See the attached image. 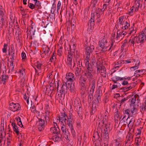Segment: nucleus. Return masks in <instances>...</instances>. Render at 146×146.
I'll return each instance as SVG.
<instances>
[{"label": "nucleus", "instance_id": "1", "mask_svg": "<svg viewBox=\"0 0 146 146\" xmlns=\"http://www.w3.org/2000/svg\"><path fill=\"white\" fill-rule=\"evenodd\" d=\"M119 33V31L117 32V35L116 36L115 32L111 34V43L110 47L108 49L109 51H111L116 46V43L118 42L121 40V39L119 37V35H118Z\"/></svg>", "mask_w": 146, "mask_h": 146}, {"label": "nucleus", "instance_id": "2", "mask_svg": "<svg viewBox=\"0 0 146 146\" xmlns=\"http://www.w3.org/2000/svg\"><path fill=\"white\" fill-rule=\"evenodd\" d=\"M103 131V128H98V131L94 133L93 137L96 141L95 146H101L100 141L102 140V139H100V136L102 135Z\"/></svg>", "mask_w": 146, "mask_h": 146}, {"label": "nucleus", "instance_id": "3", "mask_svg": "<svg viewBox=\"0 0 146 146\" xmlns=\"http://www.w3.org/2000/svg\"><path fill=\"white\" fill-rule=\"evenodd\" d=\"M108 41L107 38L104 36L102 39L99 42V45L100 47V50L102 52H105L107 50L108 45H107Z\"/></svg>", "mask_w": 146, "mask_h": 146}, {"label": "nucleus", "instance_id": "4", "mask_svg": "<svg viewBox=\"0 0 146 146\" xmlns=\"http://www.w3.org/2000/svg\"><path fill=\"white\" fill-rule=\"evenodd\" d=\"M69 83L68 82L66 81V82H63L62 86L61 87L60 90L59 89V84L58 83L57 86V91L59 90L61 95L65 93H67L68 92V89H69Z\"/></svg>", "mask_w": 146, "mask_h": 146}, {"label": "nucleus", "instance_id": "5", "mask_svg": "<svg viewBox=\"0 0 146 146\" xmlns=\"http://www.w3.org/2000/svg\"><path fill=\"white\" fill-rule=\"evenodd\" d=\"M74 109L76 110L78 114L80 116H82V108H81V104L80 99L78 98H76L74 100Z\"/></svg>", "mask_w": 146, "mask_h": 146}, {"label": "nucleus", "instance_id": "6", "mask_svg": "<svg viewBox=\"0 0 146 146\" xmlns=\"http://www.w3.org/2000/svg\"><path fill=\"white\" fill-rule=\"evenodd\" d=\"M105 125V128L104 129V132L106 133H109L111 130L110 127V122H108L107 119H103L98 123V126H102V125Z\"/></svg>", "mask_w": 146, "mask_h": 146}, {"label": "nucleus", "instance_id": "7", "mask_svg": "<svg viewBox=\"0 0 146 146\" xmlns=\"http://www.w3.org/2000/svg\"><path fill=\"white\" fill-rule=\"evenodd\" d=\"M86 69L84 71V75L89 80H91L93 77V74L94 73V70L91 65H89Z\"/></svg>", "mask_w": 146, "mask_h": 146}, {"label": "nucleus", "instance_id": "8", "mask_svg": "<svg viewBox=\"0 0 146 146\" xmlns=\"http://www.w3.org/2000/svg\"><path fill=\"white\" fill-rule=\"evenodd\" d=\"M59 119H71L73 118V116L72 113L71 111H69L68 112H65L63 110V112H61L59 115Z\"/></svg>", "mask_w": 146, "mask_h": 146}, {"label": "nucleus", "instance_id": "9", "mask_svg": "<svg viewBox=\"0 0 146 146\" xmlns=\"http://www.w3.org/2000/svg\"><path fill=\"white\" fill-rule=\"evenodd\" d=\"M97 72L101 73L102 75L105 77L106 72V69L105 67L100 63L99 65H97Z\"/></svg>", "mask_w": 146, "mask_h": 146}, {"label": "nucleus", "instance_id": "10", "mask_svg": "<svg viewBox=\"0 0 146 146\" xmlns=\"http://www.w3.org/2000/svg\"><path fill=\"white\" fill-rule=\"evenodd\" d=\"M10 109L13 111H16L20 110L21 106L18 103H14L13 102L10 103L9 104Z\"/></svg>", "mask_w": 146, "mask_h": 146}, {"label": "nucleus", "instance_id": "11", "mask_svg": "<svg viewBox=\"0 0 146 146\" xmlns=\"http://www.w3.org/2000/svg\"><path fill=\"white\" fill-rule=\"evenodd\" d=\"M36 124L38 129L39 131H40L44 129L45 121L44 119H38Z\"/></svg>", "mask_w": 146, "mask_h": 146}, {"label": "nucleus", "instance_id": "12", "mask_svg": "<svg viewBox=\"0 0 146 146\" xmlns=\"http://www.w3.org/2000/svg\"><path fill=\"white\" fill-rule=\"evenodd\" d=\"M138 98L139 96L137 95H135L133 98H131L130 104L131 107V106H135L136 105L138 106L137 103L139 102Z\"/></svg>", "mask_w": 146, "mask_h": 146}, {"label": "nucleus", "instance_id": "13", "mask_svg": "<svg viewBox=\"0 0 146 146\" xmlns=\"http://www.w3.org/2000/svg\"><path fill=\"white\" fill-rule=\"evenodd\" d=\"M66 78L67 80V81H69L71 82H74L76 79L74 74L71 72H68L66 74Z\"/></svg>", "mask_w": 146, "mask_h": 146}, {"label": "nucleus", "instance_id": "14", "mask_svg": "<svg viewBox=\"0 0 146 146\" xmlns=\"http://www.w3.org/2000/svg\"><path fill=\"white\" fill-rule=\"evenodd\" d=\"M42 46L43 52L42 53V54H44L46 55L47 54V56H48L51 52L50 47H48V45H43Z\"/></svg>", "mask_w": 146, "mask_h": 146}, {"label": "nucleus", "instance_id": "15", "mask_svg": "<svg viewBox=\"0 0 146 146\" xmlns=\"http://www.w3.org/2000/svg\"><path fill=\"white\" fill-rule=\"evenodd\" d=\"M138 38L139 40L140 45L141 46H142L146 40L145 35L144 33H141L139 35Z\"/></svg>", "mask_w": 146, "mask_h": 146}, {"label": "nucleus", "instance_id": "16", "mask_svg": "<svg viewBox=\"0 0 146 146\" xmlns=\"http://www.w3.org/2000/svg\"><path fill=\"white\" fill-rule=\"evenodd\" d=\"M94 49V47L93 45H90V46L86 47L85 48L86 55L90 56V54L93 51Z\"/></svg>", "mask_w": 146, "mask_h": 146}, {"label": "nucleus", "instance_id": "17", "mask_svg": "<svg viewBox=\"0 0 146 146\" xmlns=\"http://www.w3.org/2000/svg\"><path fill=\"white\" fill-rule=\"evenodd\" d=\"M63 126H62L61 127L62 133L64 135V136L65 138L66 139H68L69 135V133L68 129L66 128L65 126L64 125Z\"/></svg>", "mask_w": 146, "mask_h": 146}, {"label": "nucleus", "instance_id": "18", "mask_svg": "<svg viewBox=\"0 0 146 146\" xmlns=\"http://www.w3.org/2000/svg\"><path fill=\"white\" fill-rule=\"evenodd\" d=\"M131 110L129 109H127L123 112V117L122 119L127 118L129 119L130 117H132L131 114Z\"/></svg>", "mask_w": 146, "mask_h": 146}, {"label": "nucleus", "instance_id": "19", "mask_svg": "<svg viewBox=\"0 0 146 146\" xmlns=\"http://www.w3.org/2000/svg\"><path fill=\"white\" fill-rule=\"evenodd\" d=\"M55 124L54 125V126L51 128L50 131L53 133H55L56 134H58L60 132V130L57 126V124L54 122H53Z\"/></svg>", "mask_w": 146, "mask_h": 146}, {"label": "nucleus", "instance_id": "20", "mask_svg": "<svg viewBox=\"0 0 146 146\" xmlns=\"http://www.w3.org/2000/svg\"><path fill=\"white\" fill-rule=\"evenodd\" d=\"M86 78H84L82 76L80 77L79 79V83L80 84V86L86 87V82L87 80Z\"/></svg>", "mask_w": 146, "mask_h": 146}, {"label": "nucleus", "instance_id": "21", "mask_svg": "<svg viewBox=\"0 0 146 146\" xmlns=\"http://www.w3.org/2000/svg\"><path fill=\"white\" fill-rule=\"evenodd\" d=\"M146 70L145 69H142L136 70L134 74V76L136 77H139L141 74H143L146 73Z\"/></svg>", "mask_w": 146, "mask_h": 146}, {"label": "nucleus", "instance_id": "22", "mask_svg": "<svg viewBox=\"0 0 146 146\" xmlns=\"http://www.w3.org/2000/svg\"><path fill=\"white\" fill-rule=\"evenodd\" d=\"M69 89H68L71 93H74L75 92L76 89L75 88L74 85V84H72V83L70 84L69 83Z\"/></svg>", "mask_w": 146, "mask_h": 146}, {"label": "nucleus", "instance_id": "23", "mask_svg": "<svg viewBox=\"0 0 146 146\" xmlns=\"http://www.w3.org/2000/svg\"><path fill=\"white\" fill-rule=\"evenodd\" d=\"M70 52H74L76 48V44L73 42H70Z\"/></svg>", "mask_w": 146, "mask_h": 146}, {"label": "nucleus", "instance_id": "24", "mask_svg": "<svg viewBox=\"0 0 146 146\" xmlns=\"http://www.w3.org/2000/svg\"><path fill=\"white\" fill-rule=\"evenodd\" d=\"M103 141H108L109 140V133L103 132V135L102 137Z\"/></svg>", "mask_w": 146, "mask_h": 146}, {"label": "nucleus", "instance_id": "25", "mask_svg": "<svg viewBox=\"0 0 146 146\" xmlns=\"http://www.w3.org/2000/svg\"><path fill=\"white\" fill-rule=\"evenodd\" d=\"M4 12H0V20L2 21V23L5 22L6 21V17L4 14Z\"/></svg>", "mask_w": 146, "mask_h": 146}, {"label": "nucleus", "instance_id": "26", "mask_svg": "<svg viewBox=\"0 0 146 146\" xmlns=\"http://www.w3.org/2000/svg\"><path fill=\"white\" fill-rule=\"evenodd\" d=\"M129 121V123L128 125V127H129V126L130 125V126H131V127L129 128V130L128 132H130L131 134H132V133H133L134 131V129H133L132 128L133 122H132V121H131V120H130Z\"/></svg>", "mask_w": 146, "mask_h": 146}, {"label": "nucleus", "instance_id": "27", "mask_svg": "<svg viewBox=\"0 0 146 146\" xmlns=\"http://www.w3.org/2000/svg\"><path fill=\"white\" fill-rule=\"evenodd\" d=\"M141 1L140 0H135V2L134 6L135 7V11H137L139 9V7H140L141 4Z\"/></svg>", "mask_w": 146, "mask_h": 146}, {"label": "nucleus", "instance_id": "28", "mask_svg": "<svg viewBox=\"0 0 146 146\" xmlns=\"http://www.w3.org/2000/svg\"><path fill=\"white\" fill-rule=\"evenodd\" d=\"M122 26L121 27V29L123 30H126L128 28V27L129 26V23H128L127 21H125L124 22V24L123 25H121Z\"/></svg>", "mask_w": 146, "mask_h": 146}, {"label": "nucleus", "instance_id": "29", "mask_svg": "<svg viewBox=\"0 0 146 146\" xmlns=\"http://www.w3.org/2000/svg\"><path fill=\"white\" fill-rule=\"evenodd\" d=\"M133 135L130 132H128L126 137V139L125 141H133Z\"/></svg>", "mask_w": 146, "mask_h": 146}, {"label": "nucleus", "instance_id": "30", "mask_svg": "<svg viewBox=\"0 0 146 146\" xmlns=\"http://www.w3.org/2000/svg\"><path fill=\"white\" fill-rule=\"evenodd\" d=\"M126 18V17L124 15H122L119 17V23L120 25H123L124 24V22L125 21V20H123Z\"/></svg>", "mask_w": 146, "mask_h": 146}, {"label": "nucleus", "instance_id": "31", "mask_svg": "<svg viewBox=\"0 0 146 146\" xmlns=\"http://www.w3.org/2000/svg\"><path fill=\"white\" fill-rule=\"evenodd\" d=\"M140 111L142 113H143L144 111H146V104H141L140 107Z\"/></svg>", "mask_w": 146, "mask_h": 146}, {"label": "nucleus", "instance_id": "32", "mask_svg": "<svg viewBox=\"0 0 146 146\" xmlns=\"http://www.w3.org/2000/svg\"><path fill=\"white\" fill-rule=\"evenodd\" d=\"M94 91H90V92L89 93L88 96V102L90 103H91V101L93 99V94L94 93Z\"/></svg>", "mask_w": 146, "mask_h": 146}, {"label": "nucleus", "instance_id": "33", "mask_svg": "<svg viewBox=\"0 0 146 146\" xmlns=\"http://www.w3.org/2000/svg\"><path fill=\"white\" fill-rule=\"evenodd\" d=\"M53 140L55 142H58L61 140L60 136H59L58 134L55 135L53 136L52 137Z\"/></svg>", "mask_w": 146, "mask_h": 146}, {"label": "nucleus", "instance_id": "34", "mask_svg": "<svg viewBox=\"0 0 146 146\" xmlns=\"http://www.w3.org/2000/svg\"><path fill=\"white\" fill-rule=\"evenodd\" d=\"M86 87L80 86V92L82 96L84 95L85 93Z\"/></svg>", "mask_w": 146, "mask_h": 146}, {"label": "nucleus", "instance_id": "35", "mask_svg": "<svg viewBox=\"0 0 146 146\" xmlns=\"http://www.w3.org/2000/svg\"><path fill=\"white\" fill-rule=\"evenodd\" d=\"M91 87H90V91H94L95 88V85L96 84V80L94 79L91 82Z\"/></svg>", "mask_w": 146, "mask_h": 146}, {"label": "nucleus", "instance_id": "36", "mask_svg": "<svg viewBox=\"0 0 146 146\" xmlns=\"http://www.w3.org/2000/svg\"><path fill=\"white\" fill-rule=\"evenodd\" d=\"M1 81L5 84L6 81L8 79V76L7 75H2Z\"/></svg>", "mask_w": 146, "mask_h": 146}, {"label": "nucleus", "instance_id": "37", "mask_svg": "<svg viewBox=\"0 0 146 146\" xmlns=\"http://www.w3.org/2000/svg\"><path fill=\"white\" fill-rule=\"evenodd\" d=\"M81 67H77L76 69L75 74L76 76H78L81 74Z\"/></svg>", "mask_w": 146, "mask_h": 146}, {"label": "nucleus", "instance_id": "38", "mask_svg": "<svg viewBox=\"0 0 146 146\" xmlns=\"http://www.w3.org/2000/svg\"><path fill=\"white\" fill-rule=\"evenodd\" d=\"M101 87L99 86L97 91L96 92V95L101 97L102 95V91L101 89Z\"/></svg>", "mask_w": 146, "mask_h": 146}, {"label": "nucleus", "instance_id": "39", "mask_svg": "<svg viewBox=\"0 0 146 146\" xmlns=\"http://www.w3.org/2000/svg\"><path fill=\"white\" fill-rule=\"evenodd\" d=\"M70 52L68 51L67 56V62L72 61V54Z\"/></svg>", "mask_w": 146, "mask_h": 146}, {"label": "nucleus", "instance_id": "40", "mask_svg": "<svg viewBox=\"0 0 146 146\" xmlns=\"http://www.w3.org/2000/svg\"><path fill=\"white\" fill-rule=\"evenodd\" d=\"M121 142L118 139H116L114 140L113 143L115 146H121Z\"/></svg>", "mask_w": 146, "mask_h": 146}, {"label": "nucleus", "instance_id": "41", "mask_svg": "<svg viewBox=\"0 0 146 146\" xmlns=\"http://www.w3.org/2000/svg\"><path fill=\"white\" fill-rule=\"evenodd\" d=\"M42 64L39 61H37L35 62L34 64V66L40 70L41 69V66L42 65Z\"/></svg>", "mask_w": 146, "mask_h": 146}, {"label": "nucleus", "instance_id": "42", "mask_svg": "<svg viewBox=\"0 0 146 146\" xmlns=\"http://www.w3.org/2000/svg\"><path fill=\"white\" fill-rule=\"evenodd\" d=\"M67 64L69 66L70 69L72 70L74 67L75 65V64L74 62L72 63V61H70L69 62H67Z\"/></svg>", "mask_w": 146, "mask_h": 146}, {"label": "nucleus", "instance_id": "43", "mask_svg": "<svg viewBox=\"0 0 146 146\" xmlns=\"http://www.w3.org/2000/svg\"><path fill=\"white\" fill-rule=\"evenodd\" d=\"M103 13V11L101 9L98 8L97 9L96 12V15H97L98 17H100L101 13Z\"/></svg>", "mask_w": 146, "mask_h": 146}, {"label": "nucleus", "instance_id": "44", "mask_svg": "<svg viewBox=\"0 0 146 146\" xmlns=\"http://www.w3.org/2000/svg\"><path fill=\"white\" fill-rule=\"evenodd\" d=\"M64 120L65 121L66 120L67 121V122H68L67 124H68V126H69L70 128L73 127V121L72 120V119H64Z\"/></svg>", "mask_w": 146, "mask_h": 146}, {"label": "nucleus", "instance_id": "45", "mask_svg": "<svg viewBox=\"0 0 146 146\" xmlns=\"http://www.w3.org/2000/svg\"><path fill=\"white\" fill-rule=\"evenodd\" d=\"M118 31H119V33L118 35H119V37L120 38H121V39L124 36L127 34V33L125 31H123L121 32L119 30H118L117 32Z\"/></svg>", "mask_w": 146, "mask_h": 146}, {"label": "nucleus", "instance_id": "46", "mask_svg": "<svg viewBox=\"0 0 146 146\" xmlns=\"http://www.w3.org/2000/svg\"><path fill=\"white\" fill-rule=\"evenodd\" d=\"M132 38L134 41L135 45V46L136 45L138 46V45H136V44H137L140 43L138 37L137 36H134V37Z\"/></svg>", "mask_w": 146, "mask_h": 146}, {"label": "nucleus", "instance_id": "47", "mask_svg": "<svg viewBox=\"0 0 146 146\" xmlns=\"http://www.w3.org/2000/svg\"><path fill=\"white\" fill-rule=\"evenodd\" d=\"M108 113L107 112H105L100 117L101 119H107L109 118L108 117Z\"/></svg>", "mask_w": 146, "mask_h": 146}, {"label": "nucleus", "instance_id": "48", "mask_svg": "<svg viewBox=\"0 0 146 146\" xmlns=\"http://www.w3.org/2000/svg\"><path fill=\"white\" fill-rule=\"evenodd\" d=\"M95 97V103L97 104H98L101 101V97L96 95Z\"/></svg>", "mask_w": 146, "mask_h": 146}, {"label": "nucleus", "instance_id": "49", "mask_svg": "<svg viewBox=\"0 0 146 146\" xmlns=\"http://www.w3.org/2000/svg\"><path fill=\"white\" fill-rule=\"evenodd\" d=\"M134 27V24H133V26L131 27V28H130L129 29V34H131V33H132V35H133L134 34H135L136 33V31L134 30L133 27Z\"/></svg>", "mask_w": 146, "mask_h": 146}, {"label": "nucleus", "instance_id": "50", "mask_svg": "<svg viewBox=\"0 0 146 146\" xmlns=\"http://www.w3.org/2000/svg\"><path fill=\"white\" fill-rule=\"evenodd\" d=\"M89 25L91 27H92L94 25V20L93 19H90L89 21Z\"/></svg>", "mask_w": 146, "mask_h": 146}, {"label": "nucleus", "instance_id": "51", "mask_svg": "<svg viewBox=\"0 0 146 146\" xmlns=\"http://www.w3.org/2000/svg\"><path fill=\"white\" fill-rule=\"evenodd\" d=\"M13 131L15 132L16 133L17 135H18L19 134L20 135H21V133H19L20 132L19 131V129L18 128V127L17 126L16 127H13Z\"/></svg>", "mask_w": 146, "mask_h": 146}, {"label": "nucleus", "instance_id": "52", "mask_svg": "<svg viewBox=\"0 0 146 146\" xmlns=\"http://www.w3.org/2000/svg\"><path fill=\"white\" fill-rule=\"evenodd\" d=\"M56 58L55 55H54V52L52 55V56L50 59V61L51 62H54L56 60Z\"/></svg>", "mask_w": 146, "mask_h": 146}, {"label": "nucleus", "instance_id": "53", "mask_svg": "<svg viewBox=\"0 0 146 146\" xmlns=\"http://www.w3.org/2000/svg\"><path fill=\"white\" fill-rule=\"evenodd\" d=\"M128 85V86H129V89H131L134 88L136 85V84L135 82H133L129 84Z\"/></svg>", "mask_w": 146, "mask_h": 146}, {"label": "nucleus", "instance_id": "54", "mask_svg": "<svg viewBox=\"0 0 146 146\" xmlns=\"http://www.w3.org/2000/svg\"><path fill=\"white\" fill-rule=\"evenodd\" d=\"M7 44L6 43L4 44L3 48L2 49V51L3 53H6L7 52Z\"/></svg>", "mask_w": 146, "mask_h": 146}, {"label": "nucleus", "instance_id": "55", "mask_svg": "<svg viewBox=\"0 0 146 146\" xmlns=\"http://www.w3.org/2000/svg\"><path fill=\"white\" fill-rule=\"evenodd\" d=\"M141 139L138 137H136L135 139V143L136 145L139 146L140 143Z\"/></svg>", "mask_w": 146, "mask_h": 146}, {"label": "nucleus", "instance_id": "56", "mask_svg": "<svg viewBox=\"0 0 146 146\" xmlns=\"http://www.w3.org/2000/svg\"><path fill=\"white\" fill-rule=\"evenodd\" d=\"M133 141H125V146H131Z\"/></svg>", "mask_w": 146, "mask_h": 146}, {"label": "nucleus", "instance_id": "57", "mask_svg": "<svg viewBox=\"0 0 146 146\" xmlns=\"http://www.w3.org/2000/svg\"><path fill=\"white\" fill-rule=\"evenodd\" d=\"M114 78H115V79L116 81H119V80H123L124 79L125 80L126 79V78H124V77L121 78V77L117 76H115Z\"/></svg>", "mask_w": 146, "mask_h": 146}, {"label": "nucleus", "instance_id": "58", "mask_svg": "<svg viewBox=\"0 0 146 146\" xmlns=\"http://www.w3.org/2000/svg\"><path fill=\"white\" fill-rule=\"evenodd\" d=\"M134 7H135V6H132L130 9V11H129L128 13V14H129L131 15V16H132L133 15V9L134 8Z\"/></svg>", "mask_w": 146, "mask_h": 146}, {"label": "nucleus", "instance_id": "59", "mask_svg": "<svg viewBox=\"0 0 146 146\" xmlns=\"http://www.w3.org/2000/svg\"><path fill=\"white\" fill-rule=\"evenodd\" d=\"M121 89L124 90V92L130 90L128 85L126 86L121 88Z\"/></svg>", "mask_w": 146, "mask_h": 146}, {"label": "nucleus", "instance_id": "60", "mask_svg": "<svg viewBox=\"0 0 146 146\" xmlns=\"http://www.w3.org/2000/svg\"><path fill=\"white\" fill-rule=\"evenodd\" d=\"M48 118V119H49V118H51V117L50 116V112L49 111H48V110H46V115L45 117V118L46 119V118Z\"/></svg>", "mask_w": 146, "mask_h": 146}, {"label": "nucleus", "instance_id": "61", "mask_svg": "<svg viewBox=\"0 0 146 146\" xmlns=\"http://www.w3.org/2000/svg\"><path fill=\"white\" fill-rule=\"evenodd\" d=\"M12 140V139L7 138V146H11V143Z\"/></svg>", "mask_w": 146, "mask_h": 146}, {"label": "nucleus", "instance_id": "62", "mask_svg": "<svg viewBox=\"0 0 146 146\" xmlns=\"http://www.w3.org/2000/svg\"><path fill=\"white\" fill-rule=\"evenodd\" d=\"M109 5L108 4H104L103 5V8L101 9L102 10V11L104 12L107 9V7Z\"/></svg>", "mask_w": 146, "mask_h": 146}, {"label": "nucleus", "instance_id": "63", "mask_svg": "<svg viewBox=\"0 0 146 146\" xmlns=\"http://www.w3.org/2000/svg\"><path fill=\"white\" fill-rule=\"evenodd\" d=\"M40 4L41 3L40 2L37 0V1L35 2V6H36L37 7H38V8H37L38 9L41 6Z\"/></svg>", "mask_w": 146, "mask_h": 146}, {"label": "nucleus", "instance_id": "64", "mask_svg": "<svg viewBox=\"0 0 146 146\" xmlns=\"http://www.w3.org/2000/svg\"><path fill=\"white\" fill-rule=\"evenodd\" d=\"M49 88L50 90L48 93L50 94V96H51V95L52 93H53V90H54V87L53 86H50V87H49Z\"/></svg>", "mask_w": 146, "mask_h": 146}]
</instances>
